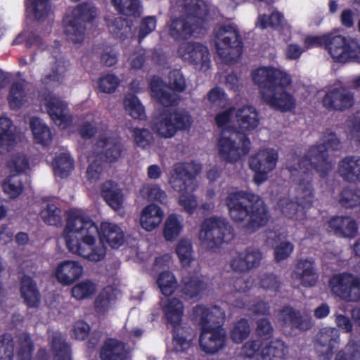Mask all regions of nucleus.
Returning a JSON list of instances; mask_svg holds the SVG:
<instances>
[{
	"mask_svg": "<svg viewBox=\"0 0 360 360\" xmlns=\"http://www.w3.org/2000/svg\"><path fill=\"white\" fill-rule=\"evenodd\" d=\"M340 141L336 134L333 131H326L324 134L322 143L312 146L309 150L308 155L299 158L297 165L288 167V169L292 176H297L295 179L297 182V202L288 203L293 212L288 213L287 207L282 209V212L289 218H292L297 210V206L302 208H309L312 206L314 198L312 185L313 169L319 173L321 178L326 177L331 170L332 165L328 160V150H338L340 148Z\"/></svg>",
	"mask_w": 360,
	"mask_h": 360,
	"instance_id": "nucleus-1",
	"label": "nucleus"
},
{
	"mask_svg": "<svg viewBox=\"0 0 360 360\" xmlns=\"http://www.w3.org/2000/svg\"><path fill=\"white\" fill-rule=\"evenodd\" d=\"M64 232L68 250L91 262H100L105 256L103 243L96 245L98 228L83 210H71L68 214Z\"/></svg>",
	"mask_w": 360,
	"mask_h": 360,
	"instance_id": "nucleus-2",
	"label": "nucleus"
},
{
	"mask_svg": "<svg viewBox=\"0 0 360 360\" xmlns=\"http://www.w3.org/2000/svg\"><path fill=\"white\" fill-rule=\"evenodd\" d=\"M252 76L262 100L271 108L282 112L295 108L294 96L286 91L292 82L288 73L275 68L262 67L253 71Z\"/></svg>",
	"mask_w": 360,
	"mask_h": 360,
	"instance_id": "nucleus-3",
	"label": "nucleus"
},
{
	"mask_svg": "<svg viewBox=\"0 0 360 360\" xmlns=\"http://www.w3.org/2000/svg\"><path fill=\"white\" fill-rule=\"evenodd\" d=\"M236 117L243 131L224 130L218 143L220 158L229 162H236L249 153L251 143L245 131L255 129L259 124V114L251 105L238 108Z\"/></svg>",
	"mask_w": 360,
	"mask_h": 360,
	"instance_id": "nucleus-4",
	"label": "nucleus"
},
{
	"mask_svg": "<svg viewBox=\"0 0 360 360\" xmlns=\"http://www.w3.org/2000/svg\"><path fill=\"white\" fill-rule=\"evenodd\" d=\"M231 219L245 224L247 229L256 231L266 225L269 219L268 207L258 195L247 191L229 193L225 199Z\"/></svg>",
	"mask_w": 360,
	"mask_h": 360,
	"instance_id": "nucleus-5",
	"label": "nucleus"
},
{
	"mask_svg": "<svg viewBox=\"0 0 360 360\" xmlns=\"http://www.w3.org/2000/svg\"><path fill=\"white\" fill-rule=\"evenodd\" d=\"M184 15L172 19L168 32L175 41L190 39L195 33L200 34L204 28L207 9L202 0H184Z\"/></svg>",
	"mask_w": 360,
	"mask_h": 360,
	"instance_id": "nucleus-6",
	"label": "nucleus"
},
{
	"mask_svg": "<svg viewBox=\"0 0 360 360\" xmlns=\"http://www.w3.org/2000/svg\"><path fill=\"white\" fill-rule=\"evenodd\" d=\"M217 53L226 64L238 61L243 53V42L239 30L232 24L222 25L214 30Z\"/></svg>",
	"mask_w": 360,
	"mask_h": 360,
	"instance_id": "nucleus-7",
	"label": "nucleus"
},
{
	"mask_svg": "<svg viewBox=\"0 0 360 360\" xmlns=\"http://www.w3.org/2000/svg\"><path fill=\"white\" fill-rule=\"evenodd\" d=\"M95 17V11L88 4L76 6L70 15L63 20L64 32L67 39L74 44L82 43L84 39L86 23Z\"/></svg>",
	"mask_w": 360,
	"mask_h": 360,
	"instance_id": "nucleus-8",
	"label": "nucleus"
},
{
	"mask_svg": "<svg viewBox=\"0 0 360 360\" xmlns=\"http://www.w3.org/2000/svg\"><path fill=\"white\" fill-rule=\"evenodd\" d=\"M327 52L335 62L360 64V42L355 38L330 32Z\"/></svg>",
	"mask_w": 360,
	"mask_h": 360,
	"instance_id": "nucleus-9",
	"label": "nucleus"
},
{
	"mask_svg": "<svg viewBox=\"0 0 360 360\" xmlns=\"http://www.w3.org/2000/svg\"><path fill=\"white\" fill-rule=\"evenodd\" d=\"M199 238L207 249L214 250L233 238L231 227L226 219L212 217L203 221Z\"/></svg>",
	"mask_w": 360,
	"mask_h": 360,
	"instance_id": "nucleus-10",
	"label": "nucleus"
},
{
	"mask_svg": "<svg viewBox=\"0 0 360 360\" xmlns=\"http://www.w3.org/2000/svg\"><path fill=\"white\" fill-rule=\"evenodd\" d=\"M192 123L193 118L188 112L166 109L160 115L154 129L160 136L171 138L178 131L188 130Z\"/></svg>",
	"mask_w": 360,
	"mask_h": 360,
	"instance_id": "nucleus-11",
	"label": "nucleus"
},
{
	"mask_svg": "<svg viewBox=\"0 0 360 360\" xmlns=\"http://www.w3.org/2000/svg\"><path fill=\"white\" fill-rule=\"evenodd\" d=\"M332 294L347 302H360V277L349 272L333 275L328 282Z\"/></svg>",
	"mask_w": 360,
	"mask_h": 360,
	"instance_id": "nucleus-12",
	"label": "nucleus"
},
{
	"mask_svg": "<svg viewBox=\"0 0 360 360\" xmlns=\"http://www.w3.org/2000/svg\"><path fill=\"white\" fill-rule=\"evenodd\" d=\"M200 171L201 165L194 161L178 162L174 165L169 184L174 191L179 193L193 191L195 177Z\"/></svg>",
	"mask_w": 360,
	"mask_h": 360,
	"instance_id": "nucleus-13",
	"label": "nucleus"
},
{
	"mask_svg": "<svg viewBox=\"0 0 360 360\" xmlns=\"http://www.w3.org/2000/svg\"><path fill=\"white\" fill-rule=\"evenodd\" d=\"M278 153L274 149L266 148L259 150L249 159V167L255 172L254 181L260 185L268 179V174L276 165Z\"/></svg>",
	"mask_w": 360,
	"mask_h": 360,
	"instance_id": "nucleus-14",
	"label": "nucleus"
},
{
	"mask_svg": "<svg viewBox=\"0 0 360 360\" xmlns=\"http://www.w3.org/2000/svg\"><path fill=\"white\" fill-rule=\"evenodd\" d=\"M280 321L283 330L304 332L310 330L313 321L310 314L301 311L290 305L283 307L280 312Z\"/></svg>",
	"mask_w": 360,
	"mask_h": 360,
	"instance_id": "nucleus-15",
	"label": "nucleus"
},
{
	"mask_svg": "<svg viewBox=\"0 0 360 360\" xmlns=\"http://www.w3.org/2000/svg\"><path fill=\"white\" fill-rule=\"evenodd\" d=\"M340 333L335 328H321L314 344L318 360H332L333 350L339 347Z\"/></svg>",
	"mask_w": 360,
	"mask_h": 360,
	"instance_id": "nucleus-16",
	"label": "nucleus"
},
{
	"mask_svg": "<svg viewBox=\"0 0 360 360\" xmlns=\"http://www.w3.org/2000/svg\"><path fill=\"white\" fill-rule=\"evenodd\" d=\"M321 103L328 111L342 112L353 106L354 94L345 87H335L326 92Z\"/></svg>",
	"mask_w": 360,
	"mask_h": 360,
	"instance_id": "nucleus-17",
	"label": "nucleus"
},
{
	"mask_svg": "<svg viewBox=\"0 0 360 360\" xmlns=\"http://www.w3.org/2000/svg\"><path fill=\"white\" fill-rule=\"evenodd\" d=\"M181 58L194 65L201 68H208L210 63V53L207 47L198 42H186L179 48Z\"/></svg>",
	"mask_w": 360,
	"mask_h": 360,
	"instance_id": "nucleus-18",
	"label": "nucleus"
},
{
	"mask_svg": "<svg viewBox=\"0 0 360 360\" xmlns=\"http://www.w3.org/2000/svg\"><path fill=\"white\" fill-rule=\"evenodd\" d=\"M45 107L53 122L61 129H67L72 122L68 105L60 98L48 96L45 98Z\"/></svg>",
	"mask_w": 360,
	"mask_h": 360,
	"instance_id": "nucleus-19",
	"label": "nucleus"
},
{
	"mask_svg": "<svg viewBox=\"0 0 360 360\" xmlns=\"http://www.w3.org/2000/svg\"><path fill=\"white\" fill-rule=\"evenodd\" d=\"M193 314L195 316H199L200 328L224 329L222 326L225 320V314L220 307L214 305L209 308L198 304L194 307Z\"/></svg>",
	"mask_w": 360,
	"mask_h": 360,
	"instance_id": "nucleus-20",
	"label": "nucleus"
},
{
	"mask_svg": "<svg viewBox=\"0 0 360 360\" xmlns=\"http://www.w3.org/2000/svg\"><path fill=\"white\" fill-rule=\"evenodd\" d=\"M200 330L199 344L203 352L212 354L224 348L226 340L224 329L200 328Z\"/></svg>",
	"mask_w": 360,
	"mask_h": 360,
	"instance_id": "nucleus-21",
	"label": "nucleus"
},
{
	"mask_svg": "<svg viewBox=\"0 0 360 360\" xmlns=\"http://www.w3.org/2000/svg\"><path fill=\"white\" fill-rule=\"evenodd\" d=\"M262 254L255 248L248 247L243 252L231 261V267L234 271L247 272L252 269L257 267L261 262Z\"/></svg>",
	"mask_w": 360,
	"mask_h": 360,
	"instance_id": "nucleus-22",
	"label": "nucleus"
},
{
	"mask_svg": "<svg viewBox=\"0 0 360 360\" xmlns=\"http://www.w3.org/2000/svg\"><path fill=\"white\" fill-rule=\"evenodd\" d=\"M19 290L20 297L27 308H37L41 302V293L34 279L25 274L20 278Z\"/></svg>",
	"mask_w": 360,
	"mask_h": 360,
	"instance_id": "nucleus-23",
	"label": "nucleus"
},
{
	"mask_svg": "<svg viewBox=\"0 0 360 360\" xmlns=\"http://www.w3.org/2000/svg\"><path fill=\"white\" fill-rule=\"evenodd\" d=\"M97 145L101 148V158L105 162L114 163L118 161L123 152L124 146L120 137L100 136Z\"/></svg>",
	"mask_w": 360,
	"mask_h": 360,
	"instance_id": "nucleus-24",
	"label": "nucleus"
},
{
	"mask_svg": "<svg viewBox=\"0 0 360 360\" xmlns=\"http://www.w3.org/2000/svg\"><path fill=\"white\" fill-rule=\"evenodd\" d=\"M207 283L199 273L188 274L182 277L180 291L187 298H197L207 289Z\"/></svg>",
	"mask_w": 360,
	"mask_h": 360,
	"instance_id": "nucleus-25",
	"label": "nucleus"
},
{
	"mask_svg": "<svg viewBox=\"0 0 360 360\" xmlns=\"http://www.w3.org/2000/svg\"><path fill=\"white\" fill-rule=\"evenodd\" d=\"M328 231L342 238H354L358 232V225L348 216L333 217L328 221Z\"/></svg>",
	"mask_w": 360,
	"mask_h": 360,
	"instance_id": "nucleus-26",
	"label": "nucleus"
},
{
	"mask_svg": "<svg viewBox=\"0 0 360 360\" xmlns=\"http://www.w3.org/2000/svg\"><path fill=\"white\" fill-rule=\"evenodd\" d=\"M83 274V267L75 261H64L60 263L56 271V277L63 285L73 283Z\"/></svg>",
	"mask_w": 360,
	"mask_h": 360,
	"instance_id": "nucleus-27",
	"label": "nucleus"
},
{
	"mask_svg": "<svg viewBox=\"0 0 360 360\" xmlns=\"http://www.w3.org/2000/svg\"><path fill=\"white\" fill-rule=\"evenodd\" d=\"M340 176L347 182H360V157L346 156L338 164Z\"/></svg>",
	"mask_w": 360,
	"mask_h": 360,
	"instance_id": "nucleus-28",
	"label": "nucleus"
},
{
	"mask_svg": "<svg viewBox=\"0 0 360 360\" xmlns=\"http://www.w3.org/2000/svg\"><path fill=\"white\" fill-rule=\"evenodd\" d=\"M98 235L102 242L105 241L112 248H118L124 243L123 231L117 224L112 223L102 222Z\"/></svg>",
	"mask_w": 360,
	"mask_h": 360,
	"instance_id": "nucleus-29",
	"label": "nucleus"
},
{
	"mask_svg": "<svg viewBox=\"0 0 360 360\" xmlns=\"http://www.w3.org/2000/svg\"><path fill=\"white\" fill-rule=\"evenodd\" d=\"M313 261L300 259L295 266V274L304 287L314 286L318 280V275L314 269Z\"/></svg>",
	"mask_w": 360,
	"mask_h": 360,
	"instance_id": "nucleus-30",
	"label": "nucleus"
},
{
	"mask_svg": "<svg viewBox=\"0 0 360 360\" xmlns=\"http://www.w3.org/2000/svg\"><path fill=\"white\" fill-rule=\"evenodd\" d=\"M184 309V304L178 298L172 297L167 299L162 308L167 324L171 325L172 328L181 326Z\"/></svg>",
	"mask_w": 360,
	"mask_h": 360,
	"instance_id": "nucleus-31",
	"label": "nucleus"
},
{
	"mask_svg": "<svg viewBox=\"0 0 360 360\" xmlns=\"http://www.w3.org/2000/svg\"><path fill=\"white\" fill-rule=\"evenodd\" d=\"M100 356L102 360H128L129 353L122 341L110 339L105 342Z\"/></svg>",
	"mask_w": 360,
	"mask_h": 360,
	"instance_id": "nucleus-32",
	"label": "nucleus"
},
{
	"mask_svg": "<svg viewBox=\"0 0 360 360\" xmlns=\"http://www.w3.org/2000/svg\"><path fill=\"white\" fill-rule=\"evenodd\" d=\"M163 217L164 212L158 205L149 204L143 208L141 212V226L146 231H150L161 223Z\"/></svg>",
	"mask_w": 360,
	"mask_h": 360,
	"instance_id": "nucleus-33",
	"label": "nucleus"
},
{
	"mask_svg": "<svg viewBox=\"0 0 360 360\" xmlns=\"http://www.w3.org/2000/svg\"><path fill=\"white\" fill-rule=\"evenodd\" d=\"M191 327L178 326L172 330L173 349L176 353L186 352L191 345L193 338Z\"/></svg>",
	"mask_w": 360,
	"mask_h": 360,
	"instance_id": "nucleus-34",
	"label": "nucleus"
},
{
	"mask_svg": "<svg viewBox=\"0 0 360 360\" xmlns=\"http://www.w3.org/2000/svg\"><path fill=\"white\" fill-rule=\"evenodd\" d=\"M101 194L106 203L115 210L122 205L123 195L118 184L112 180L106 181L101 186Z\"/></svg>",
	"mask_w": 360,
	"mask_h": 360,
	"instance_id": "nucleus-35",
	"label": "nucleus"
},
{
	"mask_svg": "<svg viewBox=\"0 0 360 360\" xmlns=\"http://www.w3.org/2000/svg\"><path fill=\"white\" fill-rule=\"evenodd\" d=\"M50 350L54 360H72L70 345L60 333L52 335Z\"/></svg>",
	"mask_w": 360,
	"mask_h": 360,
	"instance_id": "nucleus-36",
	"label": "nucleus"
},
{
	"mask_svg": "<svg viewBox=\"0 0 360 360\" xmlns=\"http://www.w3.org/2000/svg\"><path fill=\"white\" fill-rule=\"evenodd\" d=\"M116 299L115 289L110 285L105 286L95 299V311L100 315H105L109 311L112 304L115 302Z\"/></svg>",
	"mask_w": 360,
	"mask_h": 360,
	"instance_id": "nucleus-37",
	"label": "nucleus"
},
{
	"mask_svg": "<svg viewBox=\"0 0 360 360\" xmlns=\"http://www.w3.org/2000/svg\"><path fill=\"white\" fill-rule=\"evenodd\" d=\"M30 127L32 132L34 141L42 146H48L51 140V132L48 126L42 122L37 117H33L30 120Z\"/></svg>",
	"mask_w": 360,
	"mask_h": 360,
	"instance_id": "nucleus-38",
	"label": "nucleus"
},
{
	"mask_svg": "<svg viewBox=\"0 0 360 360\" xmlns=\"http://www.w3.org/2000/svg\"><path fill=\"white\" fill-rule=\"evenodd\" d=\"M287 347L279 339L271 341L261 350V360H285Z\"/></svg>",
	"mask_w": 360,
	"mask_h": 360,
	"instance_id": "nucleus-39",
	"label": "nucleus"
},
{
	"mask_svg": "<svg viewBox=\"0 0 360 360\" xmlns=\"http://www.w3.org/2000/svg\"><path fill=\"white\" fill-rule=\"evenodd\" d=\"M12 121L7 117H0V153L8 151L15 143V137L11 128Z\"/></svg>",
	"mask_w": 360,
	"mask_h": 360,
	"instance_id": "nucleus-40",
	"label": "nucleus"
},
{
	"mask_svg": "<svg viewBox=\"0 0 360 360\" xmlns=\"http://www.w3.org/2000/svg\"><path fill=\"white\" fill-rule=\"evenodd\" d=\"M53 168L56 176L66 178L74 168V160L69 153H62L54 158Z\"/></svg>",
	"mask_w": 360,
	"mask_h": 360,
	"instance_id": "nucleus-41",
	"label": "nucleus"
},
{
	"mask_svg": "<svg viewBox=\"0 0 360 360\" xmlns=\"http://www.w3.org/2000/svg\"><path fill=\"white\" fill-rule=\"evenodd\" d=\"M123 104L126 111L134 119L145 120L146 117L145 108L135 94H128L124 97Z\"/></svg>",
	"mask_w": 360,
	"mask_h": 360,
	"instance_id": "nucleus-42",
	"label": "nucleus"
},
{
	"mask_svg": "<svg viewBox=\"0 0 360 360\" xmlns=\"http://www.w3.org/2000/svg\"><path fill=\"white\" fill-rule=\"evenodd\" d=\"M283 15L278 11H274L269 15H259L256 25L261 30H265L267 27L279 30L283 28Z\"/></svg>",
	"mask_w": 360,
	"mask_h": 360,
	"instance_id": "nucleus-43",
	"label": "nucleus"
},
{
	"mask_svg": "<svg viewBox=\"0 0 360 360\" xmlns=\"http://www.w3.org/2000/svg\"><path fill=\"white\" fill-rule=\"evenodd\" d=\"M17 342L18 348L17 357L18 360H31L34 347L30 334L22 333L18 335Z\"/></svg>",
	"mask_w": 360,
	"mask_h": 360,
	"instance_id": "nucleus-44",
	"label": "nucleus"
},
{
	"mask_svg": "<svg viewBox=\"0 0 360 360\" xmlns=\"http://www.w3.org/2000/svg\"><path fill=\"white\" fill-rule=\"evenodd\" d=\"M335 360H360V340H349L345 347L336 353Z\"/></svg>",
	"mask_w": 360,
	"mask_h": 360,
	"instance_id": "nucleus-45",
	"label": "nucleus"
},
{
	"mask_svg": "<svg viewBox=\"0 0 360 360\" xmlns=\"http://www.w3.org/2000/svg\"><path fill=\"white\" fill-rule=\"evenodd\" d=\"M141 194L148 201H155L165 205L167 201L166 192L157 184H146L141 189Z\"/></svg>",
	"mask_w": 360,
	"mask_h": 360,
	"instance_id": "nucleus-46",
	"label": "nucleus"
},
{
	"mask_svg": "<svg viewBox=\"0 0 360 360\" xmlns=\"http://www.w3.org/2000/svg\"><path fill=\"white\" fill-rule=\"evenodd\" d=\"M3 191L11 198H18L23 191V184L18 174L8 176L2 184Z\"/></svg>",
	"mask_w": 360,
	"mask_h": 360,
	"instance_id": "nucleus-47",
	"label": "nucleus"
},
{
	"mask_svg": "<svg viewBox=\"0 0 360 360\" xmlns=\"http://www.w3.org/2000/svg\"><path fill=\"white\" fill-rule=\"evenodd\" d=\"M115 10L127 16H136L140 14V0H112Z\"/></svg>",
	"mask_w": 360,
	"mask_h": 360,
	"instance_id": "nucleus-48",
	"label": "nucleus"
},
{
	"mask_svg": "<svg viewBox=\"0 0 360 360\" xmlns=\"http://www.w3.org/2000/svg\"><path fill=\"white\" fill-rule=\"evenodd\" d=\"M30 5L27 3V10L30 9L34 18L37 20H44L46 18L51 10V5L49 0H30Z\"/></svg>",
	"mask_w": 360,
	"mask_h": 360,
	"instance_id": "nucleus-49",
	"label": "nucleus"
},
{
	"mask_svg": "<svg viewBox=\"0 0 360 360\" xmlns=\"http://www.w3.org/2000/svg\"><path fill=\"white\" fill-rule=\"evenodd\" d=\"M340 204L345 208H352L360 205V189L345 187L340 193Z\"/></svg>",
	"mask_w": 360,
	"mask_h": 360,
	"instance_id": "nucleus-50",
	"label": "nucleus"
},
{
	"mask_svg": "<svg viewBox=\"0 0 360 360\" xmlns=\"http://www.w3.org/2000/svg\"><path fill=\"white\" fill-rule=\"evenodd\" d=\"M72 296L77 300L91 297L96 292V285L90 280H84L74 285L71 290Z\"/></svg>",
	"mask_w": 360,
	"mask_h": 360,
	"instance_id": "nucleus-51",
	"label": "nucleus"
},
{
	"mask_svg": "<svg viewBox=\"0 0 360 360\" xmlns=\"http://www.w3.org/2000/svg\"><path fill=\"white\" fill-rule=\"evenodd\" d=\"M182 225L176 214H172L167 218L164 227V237L167 241H173L181 233Z\"/></svg>",
	"mask_w": 360,
	"mask_h": 360,
	"instance_id": "nucleus-52",
	"label": "nucleus"
},
{
	"mask_svg": "<svg viewBox=\"0 0 360 360\" xmlns=\"http://www.w3.org/2000/svg\"><path fill=\"white\" fill-rule=\"evenodd\" d=\"M157 284L164 295L170 296L176 289V281L173 274L163 271L158 276Z\"/></svg>",
	"mask_w": 360,
	"mask_h": 360,
	"instance_id": "nucleus-53",
	"label": "nucleus"
},
{
	"mask_svg": "<svg viewBox=\"0 0 360 360\" xmlns=\"http://www.w3.org/2000/svg\"><path fill=\"white\" fill-rule=\"evenodd\" d=\"M250 333L248 321L244 318L238 320L231 330V338L235 343H241Z\"/></svg>",
	"mask_w": 360,
	"mask_h": 360,
	"instance_id": "nucleus-54",
	"label": "nucleus"
},
{
	"mask_svg": "<svg viewBox=\"0 0 360 360\" xmlns=\"http://www.w3.org/2000/svg\"><path fill=\"white\" fill-rule=\"evenodd\" d=\"M40 216L44 223L50 226H58L61 222V210L55 204H47Z\"/></svg>",
	"mask_w": 360,
	"mask_h": 360,
	"instance_id": "nucleus-55",
	"label": "nucleus"
},
{
	"mask_svg": "<svg viewBox=\"0 0 360 360\" xmlns=\"http://www.w3.org/2000/svg\"><path fill=\"white\" fill-rule=\"evenodd\" d=\"M14 356V341L11 334L0 335V360H12Z\"/></svg>",
	"mask_w": 360,
	"mask_h": 360,
	"instance_id": "nucleus-56",
	"label": "nucleus"
},
{
	"mask_svg": "<svg viewBox=\"0 0 360 360\" xmlns=\"http://www.w3.org/2000/svg\"><path fill=\"white\" fill-rule=\"evenodd\" d=\"M25 90L22 84L14 82L10 89L8 101L12 109L20 108L22 105Z\"/></svg>",
	"mask_w": 360,
	"mask_h": 360,
	"instance_id": "nucleus-57",
	"label": "nucleus"
},
{
	"mask_svg": "<svg viewBox=\"0 0 360 360\" xmlns=\"http://www.w3.org/2000/svg\"><path fill=\"white\" fill-rule=\"evenodd\" d=\"M259 285L266 291L277 294L281 290L282 282L280 278L274 274H264L260 278Z\"/></svg>",
	"mask_w": 360,
	"mask_h": 360,
	"instance_id": "nucleus-58",
	"label": "nucleus"
},
{
	"mask_svg": "<svg viewBox=\"0 0 360 360\" xmlns=\"http://www.w3.org/2000/svg\"><path fill=\"white\" fill-rule=\"evenodd\" d=\"M132 136L136 145L141 148L149 146L153 141V135L150 131L145 128H134Z\"/></svg>",
	"mask_w": 360,
	"mask_h": 360,
	"instance_id": "nucleus-59",
	"label": "nucleus"
},
{
	"mask_svg": "<svg viewBox=\"0 0 360 360\" xmlns=\"http://www.w3.org/2000/svg\"><path fill=\"white\" fill-rule=\"evenodd\" d=\"M119 78L113 74H107L100 77L98 88L102 93L112 94L115 91L120 84Z\"/></svg>",
	"mask_w": 360,
	"mask_h": 360,
	"instance_id": "nucleus-60",
	"label": "nucleus"
},
{
	"mask_svg": "<svg viewBox=\"0 0 360 360\" xmlns=\"http://www.w3.org/2000/svg\"><path fill=\"white\" fill-rule=\"evenodd\" d=\"M330 36V32H327L321 35L307 36L304 41V47L307 49L322 48L327 51Z\"/></svg>",
	"mask_w": 360,
	"mask_h": 360,
	"instance_id": "nucleus-61",
	"label": "nucleus"
},
{
	"mask_svg": "<svg viewBox=\"0 0 360 360\" xmlns=\"http://www.w3.org/2000/svg\"><path fill=\"white\" fill-rule=\"evenodd\" d=\"M176 253L182 265H189L192 261V245L186 240H181L176 248Z\"/></svg>",
	"mask_w": 360,
	"mask_h": 360,
	"instance_id": "nucleus-62",
	"label": "nucleus"
},
{
	"mask_svg": "<svg viewBox=\"0 0 360 360\" xmlns=\"http://www.w3.org/2000/svg\"><path fill=\"white\" fill-rule=\"evenodd\" d=\"M7 166L11 172L20 174L29 168V160L24 155L13 154L8 161Z\"/></svg>",
	"mask_w": 360,
	"mask_h": 360,
	"instance_id": "nucleus-63",
	"label": "nucleus"
},
{
	"mask_svg": "<svg viewBox=\"0 0 360 360\" xmlns=\"http://www.w3.org/2000/svg\"><path fill=\"white\" fill-rule=\"evenodd\" d=\"M263 345V341L259 339L248 341L241 348V354L250 359L254 356L261 358V350L264 347Z\"/></svg>",
	"mask_w": 360,
	"mask_h": 360,
	"instance_id": "nucleus-64",
	"label": "nucleus"
}]
</instances>
